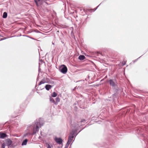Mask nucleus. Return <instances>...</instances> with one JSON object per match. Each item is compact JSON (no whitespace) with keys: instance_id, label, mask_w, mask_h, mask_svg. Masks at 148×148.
I'll use <instances>...</instances> for the list:
<instances>
[{"instance_id":"nucleus-1","label":"nucleus","mask_w":148,"mask_h":148,"mask_svg":"<svg viewBox=\"0 0 148 148\" xmlns=\"http://www.w3.org/2000/svg\"><path fill=\"white\" fill-rule=\"evenodd\" d=\"M43 123L41 125L40 122H36L34 125L33 128V134H35L39 130V129L41 126L43 125Z\"/></svg>"},{"instance_id":"nucleus-2","label":"nucleus","mask_w":148,"mask_h":148,"mask_svg":"<svg viewBox=\"0 0 148 148\" xmlns=\"http://www.w3.org/2000/svg\"><path fill=\"white\" fill-rule=\"evenodd\" d=\"M60 71L63 74H65L67 72V68L64 65L60 66L59 69Z\"/></svg>"},{"instance_id":"nucleus-3","label":"nucleus","mask_w":148,"mask_h":148,"mask_svg":"<svg viewBox=\"0 0 148 148\" xmlns=\"http://www.w3.org/2000/svg\"><path fill=\"white\" fill-rule=\"evenodd\" d=\"M73 138V135H70L69 137L68 140L67 142L66 145H67L68 146L70 144L72 141V140Z\"/></svg>"},{"instance_id":"nucleus-4","label":"nucleus","mask_w":148,"mask_h":148,"mask_svg":"<svg viewBox=\"0 0 148 148\" xmlns=\"http://www.w3.org/2000/svg\"><path fill=\"white\" fill-rule=\"evenodd\" d=\"M55 140L57 143L59 144H61L62 143V140L61 138H56Z\"/></svg>"},{"instance_id":"nucleus-5","label":"nucleus","mask_w":148,"mask_h":148,"mask_svg":"<svg viewBox=\"0 0 148 148\" xmlns=\"http://www.w3.org/2000/svg\"><path fill=\"white\" fill-rule=\"evenodd\" d=\"M5 143L7 145L9 146L10 145H11L12 141L8 139L5 140Z\"/></svg>"},{"instance_id":"nucleus-6","label":"nucleus","mask_w":148,"mask_h":148,"mask_svg":"<svg viewBox=\"0 0 148 148\" xmlns=\"http://www.w3.org/2000/svg\"><path fill=\"white\" fill-rule=\"evenodd\" d=\"M110 85L112 86H114L116 85L115 82L113 80L110 79L109 81Z\"/></svg>"},{"instance_id":"nucleus-7","label":"nucleus","mask_w":148,"mask_h":148,"mask_svg":"<svg viewBox=\"0 0 148 148\" xmlns=\"http://www.w3.org/2000/svg\"><path fill=\"white\" fill-rule=\"evenodd\" d=\"M53 86H51L49 85H47L45 86V88L47 90H49Z\"/></svg>"},{"instance_id":"nucleus-8","label":"nucleus","mask_w":148,"mask_h":148,"mask_svg":"<svg viewBox=\"0 0 148 148\" xmlns=\"http://www.w3.org/2000/svg\"><path fill=\"white\" fill-rule=\"evenodd\" d=\"M6 135L3 133H0V138H3L6 137Z\"/></svg>"},{"instance_id":"nucleus-9","label":"nucleus","mask_w":148,"mask_h":148,"mask_svg":"<svg viewBox=\"0 0 148 148\" xmlns=\"http://www.w3.org/2000/svg\"><path fill=\"white\" fill-rule=\"evenodd\" d=\"M85 58V57L84 55H80L78 59L80 60H83Z\"/></svg>"},{"instance_id":"nucleus-10","label":"nucleus","mask_w":148,"mask_h":148,"mask_svg":"<svg viewBox=\"0 0 148 148\" xmlns=\"http://www.w3.org/2000/svg\"><path fill=\"white\" fill-rule=\"evenodd\" d=\"M7 13L6 12H4L3 15V17L4 18H6L7 17Z\"/></svg>"},{"instance_id":"nucleus-11","label":"nucleus","mask_w":148,"mask_h":148,"mask_svg":"<svg viewBox=\"0 0 148 148\" xmlns=\"http://www.w3.org/2000/svg\"><path fill=\"white\" fill-rule=\"evenodd\" d=\"M27 139L25 140L22 143V145H25L27 143Z\"/></svg>"},{"instance_id":"nucleus-12","label":"nucleus","mask_w":148,"mask_h":148,"mask_svg":"<svg viewBox=\"0 0 148 148\" xmlns=\"http://www.w3.org/2000/svg\"><path fill=\"white\" fill-rule=\"evenodd\" d=\"M44 0H35V3L37 6H38V2H40V1H42Z\"/></svg>"},{"instance_id":"nucleus-13","label":"nucleus","mask_w":148,"mask_h":148,"mask_svg":"<svg viewBox=\"0 0 148 148\" xmlns=\"http://www.w3.org/2000/svg\"><path fill=\"white\" fill-rule=\"evenodd\" d=\"M46 145L47 148H51V146L47 143H46Z\"/></svg>"},{"instance_id":"nucleus-14","label":"nucleus","mask_w":148,"mask_h":148,"mask_svg":"<svg viewBox=\"0 0 148 148\" xmlns=\"http://www.w3.org/2000/svg\"><path fill=\"white\" fill-rule=\"evenodd\" d=\"M57 94L55 92H53L52 95V96L53 97H55L57 96Z\"/></svg>"},{"instance_id":"nucleus-15","label":"nucleus","mask_w":148,"mask_h":148,"mask_svg":"<svg viewBox=\"0 0 148 148\" xmlns=\"http://www.w3.org/2000/svg\"><path fill=\"white\" fill-rule=\"evenodd\" d=\"M50 101L51 102H52L54 103H55V102L53 99L50 98Z\"/></svg>"},{"instance_id":"nucleus-16","label":"nucleus","mask_w":148,"mask_h":148,"mask_svg":"<svg viewBox=\"0 0 148 148\" xmlns=\"http://www.w3.org/2000/svg\"><path fill=\"white\" fill-rule=\"evenodd\" d=\"M45 82L44 81H41L39 83V85H40L42 84H44Z\"/></svg>"},{"instance_id":"nucleus-17","label":"nucleus","mask_w":148,"mask_h":148,"mask_svg":"<svg viewBox=\"0 0 148 148\" xmlns=\"http://www.w3.org/2000/svg\"><path fill=\"white\" fill-rule=\"evenodd\" d=\"M56 101L57 103L59 102L60 101V98L58 97H57L56 99Z\"/></svg>"},{"instance_id":"nucleus-18","label":"nucleus","mask_w":148,"mask_h":148,"mask_svg":"<svg viewBox=\"0 0 148 148\" xmlns=\"http://www.w3.org/2000/svg\"><path fill=\"white\" fill-rule=\"evenodd\" d=\"M5 144L4 143L2 145V148H5Z\"/></svg>"},{"instance_id":"nucleus-19","label":"nucleus","mask_w":148,"mask_h":148,"mask_svg":"<svg viewBox=\"0 0 148 148\" xmlns=\"http://www.w3.org/2000/svg\"><path fill=\"white\" fill-rule=\"evenodd\" d=\"M51 83L52 84H54V82H51Z\"/></svg>"},{"instance_id":"nucleus-20","label":"nucleus","mask_w":148,"mask_h":148,"mask_svg":"<svg viewBox=\"0 0 148 148\" xmlns=\"http://www.w3.org/2000/svg\"><path fill=\"white\" fill-rule=\"evenodd\" d=\"M26 136V135H25V136Z\"/></svg>"}]
</instances>
